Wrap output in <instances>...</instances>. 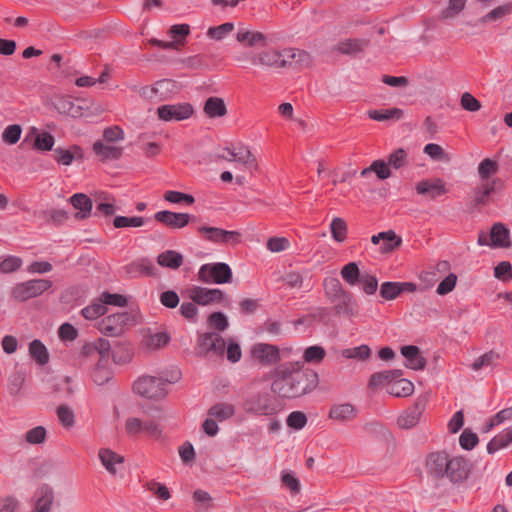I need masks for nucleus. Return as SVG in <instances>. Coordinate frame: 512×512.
<instances>
[{
    "label": "nucleus",
    "instance_id": "f257e3e1",
    "mask_svg": "<svg viewBox=\"0 0 512 512\" xmlns=\"http://www.w3.org/2000/svg\"><path fill=\"white\" fill-rule=\"evenodd\" d=\"M243 409L256 416H272L283 409V403L276 395V389L251 393L244 399Z\"/></svg>",
    "mask_w": 512,
    "mask_h": 512
},
{
    "label": "nucleus",
    "instance_id": "f03ea898",
    "mask_svg": "<svg viewBox=\"0 0 512 512\" xmlns=\"http://www.w3.org/2000/svg\"><path fill=\"white\" fill-rule=\"evenodd\" d=\"M273 378L275 382H288L290 384H316L318 382V374L315 370L306 367L304 362H284L278 365L274 372Z\"/></svg>",
    "mask_w": 512,
    "mask_h": 512
},
{
    "label": "nucleus",
    "instance_id": "7ed1b4c3",
    "mask_svg": "<svg viewBox=\"0 0 512 512\" xmlns=\"http://www.w3.org/2000/svg\"><path fill=\"white\" fill-rule=\"evenodd\" d=\"M134 324V316L125 311L106 316L98 322L97 328L105 336L118 337Z\"/></svg>",
    "mask_w": 512,
    "mask_h": 512
},
{
    "label": "nucleus",
    "instance_id": "20e7f679",
    "mask_svg": "<svg viewBox=\"0 0 512 512\" xmlns=\"http://www.w3.org/2000/svg\"><path fill=\"white\" fill-rule=\"evenodd\" d=\"M233 272L224 262L206 263L200 266L198 281L206 284H226L232 281Z\"/></svg>",
    "mask_w": 512,
    "mask_h": 512
},
{
    "label": "nucleus",
    "instance_id": "39448f33",
    "mask_svg": "<svg viewBox=\"0 0 512 512\" xmlns=\"http://www.w3.org/2000/svg\"><path fill=\"white\" fill-rule=\"evenodd\" d=\"M52 281L48 279H31L16 284L11 290V297L20 302L42 295L50 289Z\"/></svg>",
    "mask_w": 512,
    "mask_h": 512
},
{
    "label": "nucleus",
    "instance_id": "423d86ee",
    "mask_svg": "<svg viewBox=\"0 0 512 512\" xmlns=\"http://www.w3.org/2000/svg\"><path fill=\"white\" fill-rule=\"evenodd\" d=\"M188 297L196 304L207 306L213 303H221L225 299V294L218 288H205L192 286L188 290Z\"/></svg>",
    "mask_w": 512,
    "mask_h": 512
},
{
    "label": "nucleus",
    "instance_id": "0eeeda50",
    "mask_svg": "<svg viewBox=\"0 0 512 512\" xmlns=\"http://www.w3.org/2000/svg\"><path fill=\"white\" fill-rule=\"evenodd\" d=\"M446 470L445 477L452 483H461L469 477L471 464L464 457L457 456L448 460Z\"/></svg>",
    "mask_w": 512,
    "mask_h": 512
},
{
    "label": "nucleus",
    "instance_id": "6e6552de",
    "mask_svg": "<svg viewBox=\"0 0 512 512\" xmlns=\"http://www.w3.org/2000/svg\"><path fill=\"white\" fill-rule=\"evenodd\" d=\"M504 186V182L499 177L494 178L489 182H480L472 192V205L478 207L488 203L490 196L501 190Z\"/></svg>",
    "mask_w": 512,
    "mask_h": 512
},
{
    "label": "nucleus",
    "instance_id": "1a4fd4ad",
    "mask_svg": "<svg viewBox=\"0 0 512 512\" xmlns=\"http://www.w3.org/2000/svg\"><path fill=\"white\" fill-rule=\"evenodd\" d=\"M157 114L164 121H181L193 114V107L189 103L167 104L158 107Z\"/></svg>",
    "mask_w": 512,
    "mask_h": 512
},
{
    "label": "nucleus",
    "instance_id": "9d476101",
    "mask_svg": "<svg viewBox=\"0 0 512 512\" xmlns=\"http://www.w3.org/2000/svg\"><path fill=\"white\" fill-rule=\"evenodd\" d=\"M201 234L207 241L213 243H239L240 233L237 231H227L218 227L200 226L198 228Z\"/></svg>",
    "mask_w": 512,
    "mask_h": 512
},
{
    "label": "nucleus",
    "instance_id": "9b49d317",
    "mask_svg": "<svg viewBox=\"0 0 512 512\" xmlns=\"http://www.w3.org/2000/svg\"><path fill=\"white\" fill-rule=\"evenodd\" d=\"M154 219L170 229H182L186 227L195 216L188 213H177L169 210L158 211Z\"/></svg>",
    "mask_w": 512,
    "mask_h": 512
},
{
    "label": "nucleus",
    "instance_id": "f8f14e48",
    "mask_svg": "<svg viewBox=\"0 0 512 512\" xmlns=\"http://www.w3.org/2000/svg\"><path fill=\"white\" fill-rule=\"evenodd\" d=\"M228 156H223L228 161H236L245 165L250 172L258 170V163L256 157L251 153L249 148L244 145H239L234 148H226Z\"/></svg>",
    "mask_w": 512,
    "mask_h": 512
},
{
    "label": "nucleus",
    "instance_id": "ddd939ff",
    "mask_svg": "<svg viewBox=\"0 0 512 512\" xmlns=\"http://www.w3.org/2000/svg\"><path fill=\"white\" fill-rule=\"evenodd\" d=\"M333 311L336 316H344L352 319L359 314V306L350 292H346L334 302Z\"/></svg>",
    "mask_w": 512,
    "mask_h": 512
},
{
    "label": "nucleus",
    "instance_id": "4468645a",
    "mask_svg": "<svg viewBox=\"0 0 512 512\" xmlns=\"http://www.w3.org/2000/svg\"><path fill=\"white\" fill-rule=\"evenodd\" d=\"M182 376L181 370L176 366H171L161 371L158 376L144 375L138 378L135 384H176Z\"/></svg>",
    "mask_w": 512,
    "mask_h": 512
},
{
    "label": "nucleus",
    "instance_id": "2eb2a0df",
    "mask_svg": "<svg viewBox=\"0 0 512 512\" xmlns=\"http://www.w3.org/2000/svg\"><path fill=\"white\" fill-rule=\"evenodd\" d=\"M253 356L262 364L272 365L280 361V350L276 345L258 343L253 346Z\"/></svg>",
    "mask_w": 512,
    "mask_h": 512
},
{
    "label": "nucleus",
    "instance_id": "dca6fc26",
    "mask_svg": "<svg viewBox=\"0 0 512 512\" xmlns=\"http://www.w3.org/2000/svg\"><path fill=\"white\" fill-rule=\"evenodd\" d=\"M170 341V335L166 331H153L147 328L143 331L141 345L143 348L154 351L166 346Z\"/></svg>",
    "mask_w": 512,
    "mask_h": 512
},
{
    "label": "nucleus",
    "instance_id": "f3484780",
    "mask_svg": "<svg viewBox=\"0 0 512 512\" xmlns=\"http://www.w3.org/2000/svg\"><path fill=\"white\" fill-rule=\"evenodd\" d=\"M448 460L449 457L446 452L430 453L426 460L427 472L435 478L445 477Z\"/></svg>",
    "mask_w": 512,
    "mask_h": 512
},
{
    "label": "nucleus",
    "instance_id": "a211bd4d",
    "mask_svg": "<svg viewBox=\"0 0 512 512\" xmlns=\"http://www.w3.org/2000/svg\"><path fill=\"white\" fill-rule=\"evenodd\" d=\"M416 284L412 282H384L380 287V296L385 300H394L403 292L416 291Z\"/></svg>",
    "mask_w": 512,
    "mask_h": 512
},
{
    "label": "nucleus",
    "instance_id": "6ab92c4d",
    "mask_svg": "<svg viewBox=\"0 0 512 512\" xmlns=\"http://www.w3.org/2000/svg\"><path fill=\"white\" fill-rule=\"evenodd\" d=\"M400 352L405 358V367L412 370H423L425 368L427 361L419 347L415 345L402 346Z\"/></svg>",
    "mask_w": 512,
    "mask_h": 512
},
{
    "label": "nucleus",
    "instance_id": "aec40b11",
    "mask_svg": "<svg viewBox=\"0 0 512 512\" xmlns=\"http://www.w3.org/2000/svg\"><path fill=\"white\" fill-rule=\"evenodd\" d=\"M280 55L279 68L291 66L293 63H298L300 66L308 65L311 60L308 52L296 48L283 49Z\"/></svg>",
    "mask_w": 512,
    "mask_h": 512
},
{
    "label": "nucleus",
    "instance_id": "412c9836",
    "mask_svg": "<svg viewBox=\"0 0 512 512\" xmlns=\"http://www.w3.org/2000/svg\"><path fill=\"white\" fill-rule=\"evenodd\" d=\"M415 189L418 194L428 195L432 199L444 195L447 192L443 180L439 178L422 180L417 183Z\"/></svg>",
    "mask_w": 512,
    "mask_h": 512
},
{
    "label": "nucleus",
    "instance_id": "4be33fe9",
    "mask_svg": "<svg viewBox=\"0 0 512 512\" xmlns=\"http://www.w3.org/2000/svg\"><path fill=\"white\" fill-rule=\"evenodd\" d=\"M92 150L94 154L103 162L110 160H118L122 157L123 148L120 146L110 145L98 140L93 144Z\"/></svg>",
    "mask_w": 512,
    "mask_h": 512
},
{
    "label": "nucleus",
    "instance_id": "5701e85b",
    "mask_svg": "<svg viewBox=\"0 0 512 512\" xmlns=\"http://www.w3.org/2000/svg\"><path fill=\"white\" fill-rule=\"evenodd\" d=\"M329 418L338 422H347L356 418L357 411L350 403L334 404L328 414Z\"/></svg>",
    "mask_w": 512,
    "mask_h": 512
},
{
    "label": "nucleus",
    "instance_id": "b1692460",
    "mask_svg": "<svg viewBox=\"0 0 512 512\" xmlns=\"http://www.w3.org/2000/svg\"><path fill=\"white\" fill-rule=\"evenodd\" d=\"M35 508L33 512H49L54 500V493L50 486L42 485L36 491Z\"/></svg>",
    "mask_w": 512,
    "mask_h": 512
},
{
    "label": "nucleus",
    "instance_id": "393cba45",
    "mask_svg": "<svg viewBox=\"0 0 512 512\" xmlns=\"http://www.w3.org/2000/svg\"><path fill=\"white\" fill-rule=\"evenodd\" d=\"M69 202L76 210H78L76 218L86 219L90 216L93 203L86 194L76 193L70 197Z\"/></svg>",
    "mask_w": 512,
    "mask_h": 512
},
{
    "label": "nucleus",
    "instance_id": "a878e982",
    "mask_svg": "<svg viewBox=\"0 0 512 512\" xmlns=\"http://www.w3.org/2000/svg\"><path fill=\"white\" fill-rule=\"evenodd\" d=\"M403 374L404 372L401 369L377 372L372 374L368 384H391L392 382L406 381V379L402 378ZM407 383L413 384L411 381L408 380Z\"/></svg>",
    "mask_w": 512,
    "mask_h": 512
},
{
    "label": "nucleus",
    "instance_id": "bb28decb",
    "mask_svg": "<svg viewBox=\"0 0 512 512\" xmlns=\"http://www.w3.org/2000/svg\"><path fill=\"white\" fill-rule=\"evenodd\" d=\"M54 153L56 161L66 166L70 165L73 160H82L84 157L83 149L78 145H73L69 149L56 148Z\"/></svg>",
    "mask_w": 512,
    "mask_h": 512
},
{
    "label": "nucleus",
    "instance_id": "cd10ccee",
    "mask_svg": "<svg viewBox=\"0 0 512 512\" xmlns=\"http://www.w3.org/2000/svg\"><path fill=\"white\" fill-rule=\"evenodd\" d=\"M238 42L247 45L248 47L266 46L267 37L259 31H249L247 29H240L236 34Z\"/></svg>",
    "mask_w": 512,
    "mask_h": 512
},
{
    "label": "nucleus",
    "instance_id": "c85d7f7f",
    "mask_svg": "<svg viewBox=\"0 0 512 512\" xmlns=\"http://www.w3.org/2000/svg\"><path fill=\"white\" fill-rule=\"evenodd\" d=\"M491 246L493 247H510V231L502 224L495 223L490 231Z\"/></svg>",
    "mask_w": 512,
    "mask_h": 512
},
{
    "label": "nucleus",
    "instance_id": "c756f323",
    "mask_svg": "<svg viewBox=\"0 0 512 512\" xmlns=\"http://www.w3.org/2000/svg\"><path fill=\"white\" fill-rule=\"evenodd\" d=\"M512 443V426L504 429L493 437L487 444V452L494 454L500 449L508 447Z\"/></svg>",
    "mask_w": 512,
    "mask_h": 512
},
{
    "label": "nucleus",
    "instance_id": "7c9ffc66",
    "mask_svg": "<svg viewBox=\"0 0 512 512\" xmlns=\"http://www.w3.org/2000/svg\"><path fill=\"white\" fill-rule=\"evenodd\" d=\"M54 106L56 110L61 113L71 117H80L82 115V108L79 105H76L72 98L69 96H61L58 97Z\"/></svg>",
    "mask_w": 512,
    "mask_h": 512
},
{
    "label": "nucleus",
    "instance_id": "2f4dec72",
    "mask_svg": "<svg viewBox=\"0 0 512 512\" xmlns=\"http://www.w3.org/2000/svg\"><path fill=\"white\" fill-rule=\"evenodd\" d=\"M368 46V41L364 39H346L340 41L334 48L341 54L356 55L362 52Z\"/></svg>",
    "mask_w": 512,
    "mask_h": 512
},
{
    "label": "nucleus",
    "instance_id": "473e14b6",
    "mask_svg": "<svg viewBox=\"0 0 512 512\" xmlns=\"http://www.w3.org/2000/svg\"><path fill=\"white\" fill-rule=\"evenodd\" d=\"M280 51L275 49L263 50L257 53L252 58V64L254 65H263L268 67H278L280 61Z\"/></svg>",
    "mask_w": 512,
    "mask_h": 512
},
{
    "label": "nucleus",
    "instance_id": "72a5a7b5",
    "mask_svg": "<svg viewBox=\"0 0 512 512\" xmlns=\"http://www.w3.org/2000/svg\"><path fill=\"white\" fill-rule=\"evenodd\" d=\"M133 390L139 396L154 401L162 400L168 394L165 386H133Z\"/></svg>",
    "mask_w": 512,
    "mask_h": 512
},
{
    "label": "nucleus",
    "instance_id": "f704fd0d",
    "mask_svg": "<svg viewBox=\"0 0 512 512\" xmlns=\"http://www.w3.org/2000/svg\"><path fill=\"white\" fill-rule=\"evenodd\" d=\"M183 256L177 251L166 250L157 256V263L172 270L178 269L183 264Z\"/></svg>",
    "mask_w": 512,
    "mask_h": 512
},
{
    "label": "nucleus",
    "instance_id": "c9c22d12",
    "mask_svg": "<svg viewBox=\"0 0 512 512\" xmlns=\"http://www.w3.org/2000/svg\"><path fill=\"white\" fill-rule=\"evenodd\" d=\"M99 459L106 470L113 475L116 474L115 464H121L124 462V457L122 455L105 448L99 450Z\"/></svg>",
    "mask_w": 512,
    "mask_h": 512
},
{
    "label": "nucleus",
    "instance_id": "e433bc0d",
    "mask_svg": "<svg viewBox=\"0 0 512 512\" xmlns=\"http://www.w3.org/2000/svg\"><path fill=\"white\" fill-rule=\"evenodd\" d=\"M381 239H387L388 243L385 246L381 247L383 252L393 251L395 248L399 247L402 243L400 237H397L394 231L389 230L385 232H380L371 237V242L375 245L379 244Z\"/></svg>",
    "mask_w": 512,
    "mask_h": 512
},
{
    "label": "nucleus",
    "instance_id": "4c0bfd02",
    "mask_svg": "<svg viewBox=\"0 0 512 512\" xmlns=\"http://www.w3.org/2000/svg\"><path fill=\"white\" fill-rule=\"evenodd\" d=\"M29 355L38 365L44 366L49 362V353L45 345L38 339L29 344Z\"/></svg>",
    "mask_w": 512,
    "mask_h": 512
},
{
    "label": "nucleus",
    "instance_id": "58836bf2",
    "mask_svg": "<svg viewBox=\"0 0 512 512\" xmlns=\"http://www.w3.org/2000/svg\"><path fill=\"white\" fill-rule=\"evenodd\" d=\"M499 171V164L496 160L485 158L478 165V174L482 182L492 181Z\"/></svg>",
    "mask_w": 512,
    "mask_h": 512
},
{
    "label": "nucleus",
    "instance_id": "ea45409f",
    "mask_svg": "<svg viewBox=\"0 0 512 512\" xmlns=\"http://www.w3.org/2000/svg\"><path fill=\"white\" fill-rule=\"evenodd\" d=\"M204 112L210 118L222 117L226 115L227 108L222 98L210 97L205 102Z\"/></svg>",
    "mask_w": 512,
    "mask_h": 512
},
{
    "label": "nucleus",
    "instance_id": "a19ab883",
    "mask_svg": "<svg viewBox=\"0 0 512 512\" xmlns=\"http://www.w3.org/2000/svg\"><path fill=\"white\" fill-rule=\"evenodd\" d=\"M323 287L325 295L331 302H336L338 297L347 292L343 289L340 281L335 277L325 278L323 281Z\"/></svg>",
    "mask_w": 512,
    "mask_h": 512
},
{
    "label": "nucleus",
    "instance_id": "79ce46f5",
    "mask_svg": "<svg viewBox=\"0 0 512 512\" xmlns=\"http://www.w3.org/2000/svg\"><path fill=\"white\" fill-rule=\"evenodd\" d=\"M421 416L422 413L412 407L400 414L397 424L402 429H411L419 423Z\"/></svg>",
    "mask_w": 512,
    "mask_h": 512
},
{
    "label": "nucleus",
    "instance_id": "37998d69",
    "mask_svg": "<svg viewBox=\"0 0 512 512\" xmlns=\"http://www.w3.org/2000/svg\"><path fill=\"white\" fill-rule=\"evenodd\" d=\"M403 114V110L399 108L368 111L369 118L375 121L400 120Z\"/></svg>",
    "mask_w": 512,
    "mask_h": 512
},
{
    "label": "nucleus",
    "instance_id": "c03bdc74",
    "mask_svg": "<svg viewBox=\"0 0 512 512\" xmlns=\"http://www.w3.org/2000/svg\"><path fill=\"white\" fill-rule=\"evenodd\" d=\"M314 386H304L299 389V386H280L276 390L279 399H295L312 392Z\"/></svg>",
    "mask_w": 512,
    "mask_h": 512
},
{
    "label": "nucleus",
    "instance_id": "a18cd8bd",
    "mask_svg": "<svg viewBox=\"0 0 512 512\" xmlns=\"http://www.w3.org/2000/svg\"><path fill=\"white\" fill-rule=\"evenodd\" d=\"M374 172L380 180H385L391 176V171L387 162L375 160L371 165L361 171V176L366 177Z\"/></svg>",
    "mask_w": 512,
    "mask_h": 512
},
{
    "label": "nucleus",
    "instance_id": "49530a36",
    "mask_svg": "<svg viewBox=\"0 0 512 512\" xmlns=\"http://www.w3.org/2000/svg\"><path fill=\"white\" fill-rule=\"evenodd\" d=\"M512 13V2L505 3L503 5L497 6L492 9L490 12L485 14L480 18L479 22L482 24H486L489 22L500 20Z\"/></svg>",
    "mask_w": 512,
    "mask_h": 512
},
{
    "label": "nucleus",
    "instance_id": "de8ad7c7",
    "mask_svg": "<svg viewBox=\"0 0 512 512\" xmlns=\"http://www.w3.org/2000/svg\"><path fill=\"white\" fill-rule=\"evenodd\" d=\"M340 274L342 279L350 286L358 284L362 276L356 262H349L344 265Z\"/></svg>",
    "mask_w": 512,
    "mask_h": 512
},
{
    "label": "nucleus",
    "instance_id": "09e8293b",
    "mask_svg": "<svg viewBox=\"0 0 512 512\" xmlns=\"http://www.w3.org/2000/svg\"><path fill=\"white\" fill-rule=\"evenodd\" d=\"M235 414V408L232 404L217 403L210 407L208 415L216 418L219 421H224L231 418Z\"/></svg>",
    "mask_w": 512,
    "mask_h": 512
},
{
    "label": "nucleus",
    "instance_id": "8fccbe9b",
    "mask_svg": "<svg viewBox=\"0 0 512 512\" xmlns=\"http://www.w3.org/2000/svg\"><path fill=\"white\" fill-rule=\"evenodd\" d=\"M326 357V350L320 345L307 347L303 352L304 364H320Z\"/></svg>",
    "mask_w": 512,
    "mask_h": 512
},
{
    "label": "nucleus",
    "instance_id": "3c124183",
    "mask_svg": "<svg viewBox=\"0 0 512 512\" xmlns=\"http://www.w3.org/2000/svg\"><path fill=\"white\" fill-rule=\"evenodd\" d=\"M330 231L332 238L336 242H344L347 238L348 232L346 221L340 217L333 218L330 224Z\"/></svg>",
    "mask_w": 512,
    "mask_h": 512
},
{
    "label": "nucleus",
    "instance_id": "603ef678",
    "mask_svg": "<svg viewBox=\"0 0 512 512\" xmlns=\"http://www.w3.org/2000/svg\"><path fill=\"white\" fill-rule=\"evenodd\" d=\"M106 312L107 307L104 306L100 297L81 310L82 316L87 320L97 319L98 317L105 315Z\"/></svg>",
    "mask_w": 512,
    "mask_h": 512
},
{
    "label": "nucleus",
    "instance_id": "864d4df0",
    "mask_svg": "<svg viewBox=\"0 0 512 512\" xmlns=\"http://www.w3.org/2000/svg\"><path fill=\"white\" fill-rule=\"evenodd\" d=\"M500 356L494 351H489L479 358H477L472 364L471 368L474 371H478L483 368L493 367L498 364Z\"/></svg>",
    "mask_w": 512,
    "mask_h": 512
},
{
    "label": "nucleus",
    "instance_id": "5fc2aeb1",
    "mask_svg": "<svg viewBox=\"0 0 512 512\" xmlns=\"http://www.w3.org/2000/svg\"><path fill=\"white\" fill-rule=\"evenodd\" d=\"M99 199L101 201L97 204L96 211L106 217L114 215L117 210L114 198L103 193L99 196Z\"/></svg>",
    "mask_w": 512,
    "mask_h": 512
},
{
    "label": "nucleus",
    "instance_id": "6e6d98bb",
    "mask_svg": "<svg viewBox=\"0 0 512 512\" xmlns=\"http://www.w3.org/2000/svg\"><path fill=\"white\" fill-rule=\"evenodd\" d=\"M371 355V349L368 345H360L353 348H347L342 351V356L347 359H356L360 361L367 360Z\"/></svg>",
    "mask_w": 512,
    "mask_h": 512
},
{
    "label": "nucleus",
    "instance_id": "4d7b16f0",
    "mask_svg": "<svg viewBox=\"0 0 512 512\" xmlns=\"http://www.w3.org/2000/svg\"><path fill=\"white\" fill-rule=\"evenodd\" d=\"M234 29V24L231 22L223 23L219 26L210 27L207 30V36L216 41L224 39Z\"/></svg>",
    "mask_w": 512,
    "mask_h": 512
},
{
    "label": "nucleus",
    "instance_id": "13d9d810",
    "mask_svg": "<svg viewBox=\"0 0 512 512\" xmlns=\"http://www.w3.org/2000/svg\"><path fill=\"white\" fill-rule=\"evenodd\" d=\"M144 223V218L140 216H116L113 220V225L115 228L141 227L144 225Z\"/></svg>",
    "mask_w": 512,
    "mask_h": 512
},
{
    "label": "nucleus",
    "instance_id": "bf43d9fd",
    "mask_svg": "<svg viewBox=\"0 0 512 512\" xmlns=\"http://www.w3.org/2000/svg\"><path fill=\"white\" fill-rule=\"evenodd\" d=\"M112 378V371L100 363L97 364L92 372L94 384H107Z\"/></svg>",
    "mask_w": 512,
    "mask_h": 512
},
{
    "label": "nucleus",
    "instance_id": "052dcab7",
    "mask_svg": "<svg viewBox=\"0 0 512 512\" xmlns=\"http://www.w3.org/2000/svg\"><path fill=\"white\" fill-rule=\"evenodd\" d=\"M22 128L18 124L7 126L2 133V140L4 143L13 145L16 144L21 137Z\"/></svg>",
    "mask_w": 512,
    "mask_h": 512
},
{
    "label": "nucleus",
    "instance_id": "680f3d73",
    "mask_svg": "<svg viewBox=\"0 0 512 512\" xmlns=\"http://www.w3.org/2000/svg\"><path fill=\"white\" fill-rule=\"evenodd\" d=\"M100 299L105 307H107V305L125 307L128 303V300L125 296L117 293H109L107 291L101 293Z\"/></svg>",
    "mask_w": 512,
    "mask_h": 512
},
{
    "label": "nucleus",
    "instance_id": "e2e57ef3",
    "mask_svg": "<svg viewBox=\"0 0 512 512\" xmlns=\"http://www.w3.org/2000/svg\"><path fill=\"white\" fill-rule=\"evenodd\" d=\"M112 357L116 364H126L132 360L133 351L127 346L120 345L114 348Z\"/></svg>",
    "mask_w": 512,
    "mask_h": 512
},
{
    "label": "nucleus",
    "instance_id": "0e129e2a",
    "mask_svg": "<svg viewBox=\"0 0 512 512\" xmlns=\"http://www.w3.org/2000/svg\"><path fill=\"white\" fill-rule=\"evenodd\" d=\"M282 484L287 487L293 495L300 492V482L293 472L283 471L281 475Z\"/></svg>",
    "mask_w": 512,
    "mask_h": 512
},
{
    "label": "nucleus",
    "instance_id": "69168bd1",
    "mask_svg": "<svg viewBox=\"0 0 512 512\" xmlns=\"http://www.w3.org/2000/svg\"><path fill=\"white\" fill-rule=\"evenodd\" d=\"M286 423L288 427L300 430L307 424V416L301 411H293L288 415Z\"/></svg>",
    "mask_w": 512,
    "mask_h": 512
},
{
    "label": "nucleus",
    "instance_id": "338daca9",
    "mask_svg": "<svg viewBox=\"0 0 512 512\" xmlns=\"http://www.w3.org/2000/svg\"><path fill=\"white\" fill-rule=\"evenodd\" d=\"M25 439L29 444H41L46 439V429L43 426H37L28 430Z\"/></svg>",
    "mask_w": 512,
    "mask_h": 512
},
{
    "label": "nucleus",
    "instance_id": "774afa93",
    "mask_svg": "<svg viewBox=\"0 0 512 512\" xmlns=\"http://www.w3.org/2000/svg\"><path fill=\"white\" fill-rule=\"evenodd\" d=\"M478 442L479 438L477 434L469 429H465L459 437V444L465 450H472Z\"/></svg>",
    "mask_w": 512,
    "mask_h": 512
}]
</instances>
